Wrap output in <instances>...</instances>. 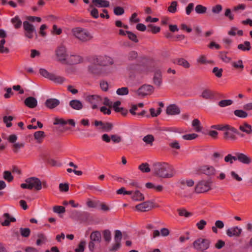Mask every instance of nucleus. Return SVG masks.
Instances as JSON below:
<instances>
[{"instance_id": "1", "label": "nucleus", "mask_w": 252, "mask_h": 252, "mask_svg": "<svg viewBox=\"0 0 252 252\" xmlns=\"http://www.w3.org/2000/svg\"><path fill=\"white\" fill-rule=\"evenodd\" d=\"M154 174L162 178H171L174 176L175 171L166 162H156L153 164Z\"/></svg>"}, {"instance_id": "2", "label": "nucleus", "mask_w": 252, "mask_h": 252, "mask_svg": "<svg viewBox=\"0 0 252 252\" xmlns=\"http://www.w3.org/2000/svg\"><path fill=\"white\" fill-rule=\"evenodd\" d=\"M72 32L77 39L83 42L89 41L93 38L88 31L79 27L73 29Z\"/></svg>"}, {"instance_id": "3", "label": "nucleus", "mask_w": 252, "mask_h": 252, "mask_svg": "<svg viewBox=\"0 0 252 252\" xmlns=\"http://www.w3.org/2000/svg\"><path fill=\"white\" fill-rule=\"evenodd\" d=\"M211 244V241L208 239L201 238H198L195 240L192 245L194 249L197 251H204L208 249Z\"/></svg>"}, {"instance_id": "4", "label": "nucleus", "mask_w": 252, "mask_h": 252, "mask_svg": "<svg viewBox=\"0 0 252 252\" xmlns=\"http://www.w3.org/2000/svg\"><path fill=\"white\" fill-rule=\"evenodd\" d=\"M212 181L211 179L207 181L201 180L199 181L195 187V191L197 193L207 192L211 189V185Z\"/></svg>"}, {"instance_id": "5", "label": "nucleus", "mask_w": 252, "mask_h": 252, "mask_svg": "<svg viewBox=\"0 0 252 252\" xmlns=\"http://www.w3.org/2000/svg\"><path fill=\"white\" fill-rule=\"evenodd\" d=\"M198 174H205L208 177H212L215 175L216 170L213 166L209 165H203L199 167Z\"/></svg>"}, {"instance_id": "6", "label": "nucleus", "mask_w": 252, "mask_h": 252, "mask_svg": "<svg viewBox=\"0 0 252 252\" xmlns=\"http://www.w3.org/2000/svg\"><path fill=\"white\" fill-rule=\"evenodd\" d=\"M23 25L25 36L29 39L32 38L33 37V34L36 33L34 26L27 21H24Z\"/></svg>"}, {"instance_id": "7", "label": "nucleus", "mask_w": 252, "mask_h": 252, "mask_svg": "<svg viewBox=\"0 0 252 252\" xmlns=\"http://www.w3.org/2000/svg\"><path fill=\"white\" fill-rule=\"evenodd\" d=\"M110 58L106 56H94L91 59V63L98 66H106L108 64Z\"/></svg>"}, {"instance_id": "8", "label": "nucleus", "mask_w": 252, "mask_h": 252, "mask_svg": "<svg viewBox=\"0 0 252 252\" xmlns=\"http://www.w3.org/2000/svg\"><path fill=\"white\" fill-rule=\"evenodd\" d=\"M154 90V88L150 85L144 84L141 86L137 91V94L141 97L151 94Z\"/></svg>"}, {"instance_id": "9", "label": "nucleus", "mask_w": 252, "mask_h": 252, "mask_svg": "<svg viewBox=\"0 0 252 252\" xmlns=\"http://www.w3.org/2000/svg\"><path fill=\"white\" fill-rule=\"evenodd\" d=\"M25 182L29 183L30 189L34 188L36 190H39L42 189V182L36 177H31L27 178Z\"/></svg>"}, {"instance_id": "10", "label": "nucleus", "mask_w": 252, "mask_h": 252, "mask_svg": "<svg viewBox=\"0 0 252 252\" xmlns=\"http://www.w3.org/2000/svg\"><path fill=\"white\" fill-rule=\"evenodd\" d=\"M154 207L155 204L154 202L151 201H145L135 206V208L137 211L143 212L149 211Z\"/></svg>"}, {"instance_id": "11", "label": "nucleus", "mask_w": 252, "mask_h": 252, "mask_svg": "<svg viewBox=\"0 0 252 252\" xmlns=\"http://www.w3.org/2000/svg\"><path fill=\"white\" fill-rule=\"evenodd\" d=\"M242 233V228L237 226L230 227L226 231V234L229 237L239 238L241 236Z\"/></svg>"}, {"instance_id": "12", "label": "nucleus", "mask_w": 252, "mask_h": 252, "mask_svg": "<svg viewBox=\"0 0 252 252\" xmlns=\"http://www.w3.org/2000/svg\"><path fill=\"white\" fill-rule=\"evenodd\" d=\"M56 55L59 62L65 63L67 59V54L66 49L64 46L58 47L56 51Z\"/></svg>"}, {"instance_id": "13", "label": "nucleus", "mask_w": 252, "mask_h": 252, "mask_svg": "<svg viewBox=\"0 0 252 252\" xmlns=\"http://www.w3.org/2000/svg\"><path fill=\"white\" fill-rule=\"evenodd\" d=\"M92 3L90 5V8H93L94 6L97 7H108L110 5L109 1L106 0H92Z\"/></svg>"}, {"instance_id": "14", "label": "nucleus", "mask_w": 252, "mask_h": 252, "mask_svg": "<svg viewBox=\"0 0 252 252\" xmlns=\"http://www.w3.org/2000/svg\"><path fill=\"white\" fill-rule=\"evenodd\" d=\"M83 61L82 58L78 55H71L67 58L65 63L68 64H76L79 63Z\"/></svg>"}, {"instance_id": "15", "label": "nucleus", "mask_w": 252, "mask_h": 252, "mask_svg": "<svg viewBox=\"0 0 252 252\" xmlns=\"http://www.w3.org/2000/svg\"><path fill=\"white\" fill-rule=\"evenodd\" d=\"M44 104L47 108L53 109L60 105V101L58 99L51 98L47 99Z\"/></svg>"}, {"instance_id": "16", "label": "nucleus", "mask_w": 252, "mask_h": 252, "mask_svg": "<svg viewBox=\"0 0 252 252\" xmlns=\"http://www.w3.org/2000/svg\"><path fill=\"white\" fill-rule=\"evenodd\" d=\"M24 104L30 108H34L36 107L37 101L35 97L29 96L25 99Z\"/></svg>"}, {"instance_id": "17", "label": "nucleus", "mask_w": 252, "mask_h": 252, "mask_svg": "<svg viewBox=\"0 0 252 252\" xmlns=\"http://www.w3.org/2000/svg\"><path fill=\"white\" fill-rule=\"evenodd\" d=\"M180 108L176 104H171L166 108V113L168 115H175L179 114Z\"/></svg>"}, {"instance_id": "18", "label": "nucleus", "mask_w": 252, "mask_h": 252, "mask_svg": "<svg viewBox=\"0 0 252 252\" xmlns=\"http://www.w3.org/2000/svg\"><path fill=\"white\" fill-rule=\"evenodd\" d=\"M153 82L154 84L158 87L161 86L162 84V74L160 70H158L155 72Z\"/></svg>"}, {"instance_id": "19", "label": "nucleus", "mask_w": 252, "mask_h": 252, "mask_svg": "<svg viewBox=\"0 0 252 252\" xmlns=\"http://www.w3.org/2000/svg\"><path fill=\"white\" fill-rule=\"evenodd\" d=\"M3 217L6 219L4 221L1 223V225L3 226H8L10 225L11 222L16 221V219L13 217H11L8 213L3 214Z\"/></svg>"}, {"instance_id": "20", "label": "nucleus", "mask_w": 252, "mask_h": 252, "mask_svg": "<svg viewBox=\"0 0 252 252\" xmlns=\"http://www.w3.org/2000/svg\"><path fill=\"white\" fill-rule=\"evenodd\" d=\"M69 106L72 109L76 110H80L83 108L82 103L78 99H73L70 101Z\"/></svg>"}, {"instance_id": "21", "label": "nucleus", "mask_w": 252, "mask_h": 252, "mask_svg": "<svg viewBox=\"0 0 252 252\" xmlns=\"http://www.w3.org/2000/svg\"><path fill=\"white\" fill-rule=\"evenodd\" d=\"M239 129L247 134L252 133V126L247 123H244L239 126Z\"/></svg>"}, {"instance_id": "22", "label": "nucleus", "mask_w": 252, "mask_h": 252, "mask_svg": "<svg viewBox=\"0 0 252 252\" xmlns=\"http://www.w3.org/2000/svg\"><path fill=\"white\" fill-rule=\"evenodd\" d=\"M201 96L205 99H213L215 97L214 93L209 89H205L203 91Z\"/></svg>"}, {"instance_id": "23", "label": "nucleus", "mask_w": 252, "mask_h": 252, "mask_svg": "<svg viewBox=\"0 0 252 252\" xmlns=\"http://www.w3.org/2000/svg\"><path fill=\"white\" fill-rule=\"evenodd\" d=\"M239 161L245 164H249L252 162L251 158L244 153H239Z\"/></svg>"}, {"instance_id": "24", "label": "nucleus", "mask_w": 252, "mask_h": 252, "mask_svg": "<svg viewBox=\"0 0 252 252\" xmlns=\"http://www.w3.org/2000/svg\"><path fill=\"white\" fill-rule=\"evenodd\" d=\"M91 241L100 243L101 240V236L99 231H93L90 235Z\"/></svg>"}, {"instance_id": "25", "label": "nucleus", "mask_w": 252, "mask_h": 252, "mask_svg": "<svg viewBox=\"0 0 252 252\" xmlns=\"http://www.w3.org/2000/svg\"><path fill=\"white\" fill-rule=\"evenodd\" d=\"M89 70L90 72L94 74H99L102 71L101 67L94 64H92L89 66Z\"/></svg>"}, {"instance_id": "26", "label": "nucleus", "mask_w": 252, "mask_h": 252, "mask_svg": "<svg viewBox=\"0 0 252 252\" xmlns=\"http://www.w3.org/2000/svg\"><path fill=\"white\" fill-rule=\"evenodd\" d=\"M237 48L243 51H248L251 49V43L248 41H245L243 44H239Z\"/></svg>"}, {"instance_id": "27", "label": "nucleus", "mask_w": 252, "mask_h": 252, "mask_svg": "<svg viewBox=\"0 0 252 252\" xmlns=\"http://www.w3.org/2000/svg\"><path fill=\"white\" fill-rule=\"evenodd\" d=\"M34 138L39 143L42 142L43 139L45 137V133L43 131H37L34 132Z\"/></svg>"}, {"instance_id": "28", "label": "nucleus", "mask_w": 252, "mask_h": 252, "mask_svg": "<svg viewBox=\"0 0 252 252\" xmlns=\"http://www.w3.org/2000/svg\"><path fill=\"white\" fill-rule=\"evenodd\" d=\"M176 61L178 65L182 66L185 68H189L190 66L189 62L184 58L177 59L176 60Z\"/></svg>"}, {"instance_id": "29", "label": "nucleus", "mask_w": 252, "mask_h": 252, "mask_svg": "<svg viewBox=\"0 0 252 252\" xmlns=\"http://www.w3.org/2000/svg\"><path fill=\"white\" fill-rule=\"evenodd\" d=\"M11 22L15 29H19L22 26V22L18 16H16L11 19Z\"/></svg>"}, {"instance_id": "30", "label": "nucleus", "mask_w": 252, "mask_h": 252, "mask_svg": "<svg viewBox=\"0 0 252 252\" xmlns=\"http://www.w3.org/2000/svg\"><path fill=\"white\" fill-rule=\"evenodd\" d=\"M5 39H1L0 40V54H8L10 52V49L5 47L4 45L5 43Z\"/></svg>"}, {"instance_id": "31", "label": "nucleus", "mask_w": 252, "mask_h": 252, "mask_svg": "<svg viewBox=\"0 0 252 252\" xmlns=\"http://www.w3.org/2000/svg\"><path fill=\"white\" fill-rule=\"evenodd\" d=\"M131 198L133 200L135 201H141L144 200V197L142 193H141L139 190H136L133 192Z\"/></svg>"}, {"instance_id": "32", "label": "nucleus", "mask_w": 252, "mask_h": 252, "mask_svg": "<svg viewBox=\"0 0 252 252\" xmlns=\"http://www.w3.org/2000/svg\"><path fill=\"white\" fill-rule=\"evenodd\" d=\"M25 143L24 142H16L12 146V150L14 153H18L20 149L24 148Z\"/></svg>"}, {"instance_id": "33", "label": "nucleus", "mask_w": 252, "mask_h": 252, "mask_svg": "<svg viewBox=\"0 0 252 252\" xmlns=\"http://www.w3.org/2000/svg\"><path fill=\"white\" fill-rule=\"evenodd\" d=\"M192 126L194 127V129L196 132H200L202 129V127L200 125V121L197 119H195L192 121Z\"/></svg>"}, {"instance_id": "34", "label": "nucleus", "mask_w": 252, "mask_h": 252, "mask_svg": "<svg viewBox=\"0 0 252 252\" xmlns=\"http://www.w3.org/2000/svg\"><path fill=\"white\" fill-rule=\"evenodd\" d=\"M234 115L241 118H245L248 117V113L243 110L237 109L234 111Z\"/></svg>"}, {"instance_id": "35", "label": "nucleus", "mask_w": 252, "mask_h": 252, "mask_svg": "<svg viewBox=\"0 0 252 252\" xmlns=\"http://www.w3.org/2000/svg\"><path fill=\"white\" fill-rule=\"evenodd\" d=\"M148 30L147 31L149 32H152L153 33H157L160 32V28L159 27H157L154 26L153 24H149L147 26Z\"/></svg>"}, {"instance_id": "36", "label": "nucleus", "mask_w": 252, "mask_h": 252, "mask_svg": "<svg viewBox=\"0 0 252 252\" xmlns=\"http://www.w3.org/2000/svg\"><path fill=\"white\" fill-rule=\"evenodd\" d=\"M138 169L143 173H148L150 172L151 169L148 163H142L139 167Z\"/></svg>"}, {"instance_id": "37", "label": "nucleus", "mask_w": 252, "mask_h": 252, "mask_svg": "<svg viewBox=\"0 0 252 252\" xmlns=\"http://www.w3.org/2000/svg\"><path fill=\"white\" fill-rule=\"evenodd\" d=\"M39 72L40 74L46 77L49 78L50 79H54V75L53 74H51L48 72V71L44 68L40 69Z\"/></svg>"}, {"instance_id": "38", "label": "nucleus", "mask_w": 252, "mask_h": 252, "mask_svg": "<svg viewBox=\"0 0 252 252\" xmlns=\"http://www.w3.org/2000/svg\"><path fill=\"white\" fill-rule=\"evenodd\" d=\"M195 11L197 14H204L206 12L207 7L202 5L198 4L195 7Z\"/></svg>"}, {"instance_id": "39", "label": "nucleus", "mask_w": 252, "mask_h": 252, "mask_svg": "<svg viewBox=\"0 0 252 252\" xmlns=\"http://www.w3.org/2000/svg\"><path fill=\"white\" fill-rule=\"evenodd\" d=\"M178 2L176 1H172L170 6L168 7V11L172 13H175L177 10Z\"/></svg>"}, {"instance_id": "40", "label": "nucleus", "mask_w": 252, "mask_h": 252, "mask_svg": "<svg viewBox=\"0 0 252 252\" xmlns=\"http://www.w3.org/2000/svg\"><path fill=\"white\" fill-rule=\"evenodd\" d=\"M126 34H127V37L130 40L132 41L134 43L138 42V39L137 38L136 35L135 33L128 31H126Z\"/></svg>"}, {"instance_id": "41", "label": "nucleus", "mask_w": 252, "mask_h": 252, "mask_svg": "<svg viewBox=\"0 0 252 252\" xmlns=\"http://www.w3.org/2000/svg\"><path fill=\"white\" fill-rule=\"evenodd\" d=\"M3 178L8 182H11L14 179L11 173L9 171H4L3 173Z\"/></svg>"}, {"instance_id": "42", "label": "nucleus", "mask_w": 252, "mask_h": 252, "mask_svg": "<svg viewBox=\"0 0 252 252\" xmlns=\"http://www.w3.org/2000/svg\"><path fill=\"white\" fill-rule=\"evenodd\" d=\"M113 124L109 122H105L103 127L100 128L103 131L109 132L111 131L113 128Z\"/></svg>"}, {"instance_id": "43", "label": "nucleus", "mask_w": 252, "mask_h": 252, "mask_svg": "<svg viewBox=\"0 0 252 252\" xmlns=\"http://www.w3.org/2000/svg\"><path fill=\"white\" fill-rule=\"evenodd\" d=\"M179 183L182 186H184L185 185H187V186L189 187H192L194 185V181L191 180H184L182 179L179 181Z\"/></svg>"}, {"instance_id": "44", "label": "nucleus", "mask_w": 252, "mask_h": 252, "mask_svg": "<svg viewBox=\"0 0 252 252\" xmlns=\"http://www.w3.org/2000/svg\"><path fill=\"white\" fill-rule=\"evenodd\" d=\"M154 137L151 134H148L144 136L143 138V140L147 144L150 145H153V143L154 141Z\"/></svg>"}, {"instance_id": "45", "label": "nucleus", "mask_w": 252, "mask_h": 252, "mask_svg": "<svg viewBox=\"0 0 252 252\" xmlns=\"http://www.w3.org/2000/svg\"><path fill=\"white\" fill-rule=\"evenodd\" d=\"M177 211L179 215L181 217L188 218L192 215L191 213L188 212L185 209H178Z\"/></svg>"}, {"instance_id": "46", "label": "nucleus", "mask_w": 252, "mask_h": 252, "mask_svg": "<svg viewBox=\"0 0 252 252\" xmlns=\"http://www.w3.org/2000/svg\"><path fill=\"white\" fill-rule=\"evenodd\" d=\"M233 103V101L231 99L221 100L219 102L218 105L221 107H224L229 106Z\"/></svg>"}, {"instance_id": "47", "label": "nucleus", "mask_w": 252, "mask_h": 252, "mask_svg": "<svg viewBox=\"0 0 252 252\" xmlns=\"http://www.w3.org/2000/svg\"><path fill=\"white\" fill-rule=\"evenodd\" d=\"M53 210L54 213L63 214L65 212V208L62 206H54L53 207Z\"/></svg>"}, {"instance_id": "48", "label": "nucleus", "mask_w": 252, "mask_h": 252, "mask_svg": "<svg viewBox=\"0 0 252 252\" xmlns=\"http://www.w3.org/2000/svg\"><path fill=\"white\" fill-rule=\"evenodd\" d=\"M87 100L91 104L95 103L96 101L100 100V97L96 95H92L87 96Z\"/></svg>"}, {"instance_id": "49", "label": "nucleus", "mask_w": 252, "mask_h": 252, "mask_svg": "<svg viewBox=\"0 0 252 252\" xmlns=\"http://www.w3.org/2000/svg\"><path fill=\"white\" fill-rule=\"evenodd\" d=\"M21 235L24 237H28L31 233V230L29 228H20Z\"/></svg>"}, {"instance_id": "50", "label": "nucleus", "mask_w": 252, "mask_h": 252, "mask_svg": "<svg viewBox=\"0 0 252 252\" xmlns=\"http://www.w3.org/2000/svg\"><path fill=\"white\" fill-rule=\"evenodd\" d=\"M103 236L104 240L107 242H109L111 239V234L110 230L108 229L104 230L103 231Z\"/></svg>"}, {"instance_id": "51", "label": "nucleus", "mask_w": 252, "mask_h": 252, "mask_svg": "<svg viewBox=\"0 0 252 252\" xmlns=\"http://www.w3.org/2000/svg\"><path fill=\"white\" fill-rule=\"evenodd\" d=\"M116 93L119 95H126L128 94V89L127 87H122L117 89Z\"/></svg>"}, {"instance_id": "52", "label": "nucleus", "mask_w": 252, "mask_h": 252, "mask_svg": "<svg viewBox=\"0 0 252 252\" xmlns=\"http://www.w3.org/2000/svg\"><path fill=\"white\" fill-rule=\"evenodd\" d=\"M230 130L232 132L237 134V135L240 136L241 137H244V135L242 133L239 132L237 129L235 127L230 126L228 125H225V130Z\"/></svg>"}, {"instance_id": "53", "label": "nucleus", "mask_w": 252, "mask_h": 252, "mask_svg": "<svg viewBox=\"0 0 252 252\" xmlns=\"http://www.w3.org/2000/svg\"><path fill=\"white\" fill-rule=\"evenodd\" d=\"M125 12L124 8L121 6H116L114 8V13L116 15H122Z\"/></svg>"}, {"instance_id": "54", "label": "nucleus", "mask_w": 252, "mask_h": 252, "mask_svg": "<svg viewBox=\"0 0 252 252\" xmlns=\"http://www.w3.org/2000/svg\"><path fill=\"white\" fill-rule=\"evenodd\" d=\"M198 137V135L196 133H191L184 135L182 137L184 139L187 140H191L194 139Z\"/></svg>"}, {"instance_id": "55", "label": "nucleus", "mask_w": 252, "mask_h": 252, "mask_svg": "<svg viewBox=\"0 0 252 252\" xmlns=\"http://www.w3.org/2000/svg\"><path fill=\"white\" fill-rule=\"evenodd\" d=\"M232 65V66L235 68H241L243 69L244 67L243 63V61L241 60H238L237 62H233Z\"/></svg>"}, {"instance_id": "56", "label": "nucleus", "mask_w": 252, "mask_h": 252, "mask_svg": "<svg viewBox=\"0 0 252 252\" xmlns=\"http://www.w3.org/2000/svg\"><path fill=\"white\" fill-rule=\"evenodd\" d=\"M53 124L54 125H65L67 124V121L62 118H55Z\"/></svg>"}, {"instance_id": "57", "label": "nucleus", "mask_w": 252, "mask_h": 252, "mask_svg": "<svg viewBox=\"0 0 252 252\" xmlns=\"http://www.w3.org/2000/svg\"><path fill=\"white\" fill-rule=\"evenodd\" d=\"M212 72L215 74L216 77L220 78L222 76V69H219L217 67L213 68Z\"/></svg>"}, {"instance_id": "58", "label": "nucleus", "mask_w": 252, "mask_h": 252, "mask_svg": "<svg viewBox=\"0 0 252 252\" xmlns=\"http://www.w3.org/2000/svg\"><path fill=\"white\" fill-rule=\"evenodd\" d=\"M224 138L225 139H230L232 140H235L236 137L233 134L228 131H226L224 132Z\"/></svg>"}, {"instance_id": "59", "label": "nucleus", "mask_w": 252, "mask_h": 252, "mask_svg": "<svg viewBox=\"0 0 252 252\" xmlns=\"http://www.w3.org/2000/svg\"><path fill=\"white\" fill-rule=\"evenodd\" d=\"M86 242L85 241H81L78 245V248L75 250V252H83L85 249Z\"/></svg>"}, {"instance_id": "60", "label": "nucleus", "mask_w": 252, "mask_h": 252, "mask_svg": "<svg viewBox=\"0 0 252 252\" xmlns=\"http://www.w3.org/2000/svg\"><path fill=\"white\" fill-rule=\"evenodd\" d=\"M122 238V234L120 230H116L115 231V241L121 242Z\"/></svg>"}, {"instance_id": "61", "label": "nucleus", "mask_w": 252, "mask_h": 252, "mask_svg": "<svg viewBox=\"0 0 252 252\" xmlns=\"http://www.w3.org/2000/svg\"><path fill=\"white\" fill-rule=\"evenodd\" d=\"M222 6L220 4H217L212 7V11L213 13L219 14L222 10Z\"/></svg>"}, {"instance_id": "62", "label": "nucleus", "mask_w": 252, "mask_h": 252, "mask_svg": "<svg viewBox=\"0 0 252 252\" xmlns=\"http://www.w3.org/2000/svg\"><path fill=\"white\" fill-rule=\"evenodd\" d=\"M194 8V3H189L186 7V13L187 15H189L192 11Z\"/></svg>"}, {"instance_id": "63", "label": "nucleus", "mask_w": 252, "mask_h": 252, "mask_svg": "<svg viewBox=\"0 0 252 252\" xmlns=\"http://www.w3.org/2000/svg\"><path fill=\"white\" fill-rule=\"evenodd\" d=\"M225 242L221 240H219L215 244V247L217 249H221L225 246Z\"/></svg>"}, {"instance_id": "64", "label": "nucleus", "mask_w": 252, "mask_h": 252, "mask_svg": "<svg viewBox=\"0 0 252 252\" xmlns=\"http://www.w3.org/2000/svg\"><path fill=\"white\" fill-rule=\"evenodd\" d=\"M92 9L90 11V15L94 18L97 19L99 17L98 10L94 6L92 8Z\"/></svg>"}]
</instances>
